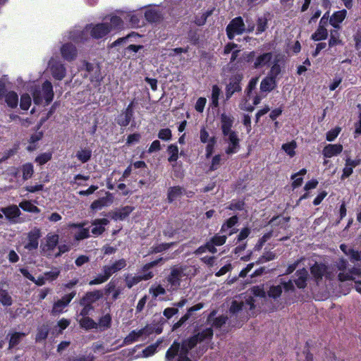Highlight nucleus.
Masks as SVG:
<instances>
[{
	"instance_id": "9d476101",
	"label": "nucleus",
	"mask_w": 361,
	"mask_h": 361,
	"mask_svg": "<svg viewBox=\"0 0 361 361\" xmlns=\"http://www.w3.org/2000/svg\"><path fill=\"white\" fill-rule=\"evenodd\" d=\"M111 31V27L107 23H101L94 25L90 32L91 36L97 39L107 35Z\"/></svg>"
},
{
	"instance_id": "b1692460",
	"label": "nucleus",
	"mask_w": 361,
	"mask_h": 361,
	"mask_svg": "<svg viewBox=\"0 0 361 361\" xmlns=\"http://www.w3.org/2000/svg\"><path fill=\"white\" fill-rule=\"evenodd\" d=\"M347 16V11L345 9L334 12L330 17L329 23L336 29H340V24L344 20Z\"/></svg>"
},
{
	"instance_id": "aec40b11",
	"label": "nucleus",
	"mask_w": 361,
	"mask_h": 361,
	"mask_svg": "<svg viewBox=\"0 0 361 361\" xmlns=\"http://www.w3.org/2000/svg\"><path fill=\"white\" fill-rule=\"evenodd\" d=\"M154 274L152 271L147 273L142 272V274L134 276L130 279H126V286L128 288H131L133 286L137 284L142 281H147L152 279Z\"/></svg>"
},
{
	"instance_id": "473e14b6",
	"label": "nucleus",
	"mask_w": 361,
	"mask_h": 361,
	"mask_svg": "<svg viewBox=\"0 0 361 361\" xmlns=\"http://www.w3.org/2000/svg\"><path fill=\"white\" fill-rule=\"evenodd\" d=\"M188 300L185 298L181 299L179 302L174 304V307H167L164 310V316H174L178 313V308L183 307Z\"/></svg>"
},
{
	"instance_id": "13d9d810",
	"label": "nucleus",
	"mask_w": 361,
	"mask_h": 361,
	"mask_svg": "<svg viewBox=\"0 0 361 361\" xmlns=\"http://www.w3.org/2000/svg\"><path fill=\"white\" fill-rule=\"evenodd\" d=\"M90 237V231L87 228H80V230L75 234L74 238L76 240H82Z\"/></svg>"
},
{
	"instance_id": "cd10ccee",
	"label": "nucleus",
	"mask_w": 361,
	"mask_h": 361,
	"mask_svg": "<svg viewBox=\"0 0 361 361\" xmlns=\"http://www.w3.org/2000/svg\"><path fill=\"white\" fill-rule=\"evenodd\" d=\"M343 150L341 145H327L324 147L322 154L325 157L331 158L339 154Z\"/></svg>"
},
{
	"instance_id": "09e8293b",
	"label": "nucleus",
	"mask_w": 361,
	"mask_h": 361,
	"mask_svg": "<svg viewBox=\"0 0 361 361\" xmlns=\"http://www.w3.org/2000/svg\"><path fill=\"white\" fill-rule=\"evenodd\" d=\"M61 271L58 267H53L51 271H45L44 276L47 281H55L60 275Z\"/></svg>"
},
{
	"instance_id": "6e6552de",
	"label": "nucleus",
	"mask_w": 361,
	"mask_h": 361,
	"mask_svg": "<svg viewBox=\"0 0 361 361\" xmlns=\"http://www.w3.org/2000/svg\"><path fill=\"white\" fill-rule=\"evenodd\" d=\"M75 295L76 290H73L72 292L62 296L61 298L56 300L52 306V314H60L63 313L64 310L68 306Z\"/></svg>"
},
{
	"instance_id": "412c9836",
	"label": "nucleus",
	"mask_w": 361,
	"mask_h": 361,
	"mask_svg": "<svg viewBox=\"0 0 361 361\" xmlns=\"http://www.w3.org/2000/svg\"><path fill=\"white\" fill-rule=\"evenodd\" d=\"M233 121L234 119L233 117L228 116L226 114H222L221 115V128L224 136H227L228 135H230L231 133L234 132L233 130H231Z\"/></svg>"
},
{
	"instance_id": "e2e57ef3",
	"label": "nucleus",
	"mask_w": 361,
	"mask_h": 361,
	"mask_svg": "<svg viewBox=\"0 0 361 361\" xmlns=\"http://www.w3.org/2000/svg\"><path fill=\"white\" fill-rule=\"evenodd\" d=\"M221 155L220 154H216L212 160L211 165L209 166V171H214L218 169L220 164H221Z\"/></svg>"
},
{
	"instance_id": "c85d7f7f",
	"label": "nucleus",
	"mask_w": 361,
	"mask_h": 361,
	"mask_svg": "<svg viewBox=\"0 0 361 361\" xmlns=\"http://www.w3.org/2000/svg\"><path fill=\"white\" fill-rule=\"evenodd\" d=\"M276 87V80L272 77L267 75L262 79L260 83V90L262 92H271Z\"/></svg>"
},
{
	"instance_id": "1a4fd4ad",
	"label": "nucleus",
	"mask_w": 361,
	"mask_h": 361,
	"mask_svg": "<svg viewBox=\"0 0 361 361\" xmlns=\"http://www.w3.org/2000/svg\"><path fill=\"white\" fill-rule=\"evenodd\" d=\"M60 51L62 58L67 61L75 60L78 55L76 47L71 42L63 44Z\"/></svg>"
},
{
	"instance_id": "774afa93",
	"label": "nucleus",
	"mask_w": 361,
	"mask_h": 361,
	"mask_svg": "<svg viewBox=\"0 0 361 361\" xmlns=\"http://www.w3.org/2000/svg\"><path fill=\"white\" fill-rule=\"evenodd\" d=\"M140 138H141V135L138 133H135L130 134L127 137L126 144L128 145H130L134 144L135 142H138L140 141Z\"/></svg>"
},
{
	"instance_id": "a211bd4d",
	"label": "nucleus",
	"mask_w": 361,
	"mask_h": 361,
	"mask_svg": "<svg viewBox=\"0 0 361 361\" xmlns=\"http://www.w3.org/2000/svg\"><path fill=\"white\" fill-rule=\"evenodd\" d=\"M185 192V188L180 185L169 187L167 191V202L170 204L176 200L181 197Z\"/></svg>"
},
{
	"instance_id": "ea45409f",
	"label": "nucleus",
	"mask_w": 361,
	"mask_h": 361,
	"mask_svg": "<svg viewBox=\"0 0 361 361\" xmlns=\"http://www.w3.org/2000/svg\"><path fill=\"white\" fill-rule=\"evenodd\" d=\"M2 212L7 218H16L20 214V211L16 205H11L4 208Z\"/></svg>"
},
{
	"instance_id": "c9c22d12",
	"label": "nucleus",
	"mask_w": 361,
	"mask_h": 361,
	"mask_svg": "<svg viewBox=\"0 0 361 361\" xmlns=\"http://www.w3.org/2000/svg\"><path fill=\"white\" fill-rule=\"evenodd\" d=\"M59 236L57 234H50L47 235V240L45 246L48 250L52 251L55 249L59 243Z\"/></svg>"
},
{
	"instance_id": "7ed1b4c3",
	"label": "nucleus",
	"mask_w": 361,
	"mask_h": 361,
	"mask_svg": "<svg viewBox=\"0 0 361 361\" xmlns=\"http://www.w3.org/2000/svg\"><path fill=\"white\" fill-rule=\"evenodd\" d=\"M33 102L36 105L42 104L43 99L47 105L49 104L54 99L53 86L50 81L45 80L42 85V89L35 88L32 92Z\"/></svg>"
},
{
	"instance_id": "423d86ee",
	"label": "nucleus",
	"mask_w": 361,
	"mask_h": 361,
	"mask_svg": "<svg viewBox=\"0 0 361 361\" xmlns=\"http://www.w3.org/2000/svg\"><path fill=\"white\" fill-rule=\"evenodd\" d=\"M243 79V74L239 73L233 74L229 78L228 83L225 88L226 101L229 100L235 93L242 91L241 82Z\"/></svg>"
},
{
	"instance_id": "dca6fc26",
	"label": "nucleus",
	"mask_w": 361,
	"mask_h": 361,
	"mask_svg": "<svg viewBox=\"0 0 361 361\" xmlns=\"http://www.w3.org/2000/svg\"><path fill=\"white\" fill-rule=\"evenodd\" d=\"M238 217L234 215L228 219L221 226L220 229L221 233H224L227 236H230L237 232V229L234 228L233 226L238 223Z\"/></svg>"
},
{
	"instance_id": "4be33fe9",
	"label": "nucleus",
	"mask_w": 361,
	"mask_h": 361,
	"mask_svg": "<svg viewBox=\"0 0 361 361\" xmlns=\"http://www.w3.org/2000/svg\"><path fill=\"white\" fill-rule=\"evenodd\" d=\"M109 221L106 219H96L92 222V225L94 226L92 230L91 233L94 236H99L102 235L105 231L104 226L109 224Z\"/></svg>"
},
{
	"instance_id": "f704fd0d",
	"label": "nucleus",
	"mask_w": 361,
	"mask_h": 361,
	"mask_svg": "<svg viewBox=\"0 0 361 361\" xmlns=\"http://www.w3.org/2000/svg\"><path fill=\"white\" fill-rule=\"evenodd\" d=\"M340 247L341 250L348 255L352 261L356 262L360 260V253L358 251L350 248L345 245H341Z\"/></svg>"
},
{
	"instance_id": "3c124183",
	"label": "nucleus",
	"mask_w": 361,
	"mask_h": 361,
	"mask_svg": "<svg viewBox=\"0 0 361 361\" xmlns=\"http://www.w3.org/2000/svg\"><path fill=\"white\" fill-rule=\"evenodd\" d=\"M214 8L206 11L200 18H196L195 23L196 25L201 26L205 24L207 18L213 14Z\"/></svg>"
},
{
	"instance_id": "37998d69",
	"label": "nucleus",
	"mask_w": 361,
	"mask_h": 361,
	"mask_svg": "<svg viewBox=\"0 0 361 361\" xmlns=\"http://www.w3.org/2000/svg\"><path fill=\"white\" fill-rule=\"evenodd\" d=\"M173 245V243H164L152 246L150 247L149 254H157L162 252L164 251L169 250Z\"/></svg>"
},
{
	"instance_id": "58836bf2",
	"label": "nucleus",
	"mask_w": 361,
	"mask_h": 361,
	"mask_svg": "<svg viewBox=\"0 0 361 361\" xmlns=\"http://www.w3.org/2000/svg\"><path fill=\"white\" fill-rule=\"evenodd\" d=\"M221 91L217 85H214L212 87V106L217 108L219 106V99Z\"/></svg>"
},
{
	"instance_id": "4c0bfd02",
	"label": "nucleus",
	"mask_w": 361,
	"mask_h": 361,
	"mask_svg": "<svg viewBox=\"0 0 361 361\" xmlns=\"http://www.w3.org/2000/svg\"><path fill=\"white\" fill-rule=\"evenodd\" d=\"M167 152L169 154L168 161L170 163L176 162L178 159V147L176 144H171L167 147Z\"/></svg>"
},
{
	"instance_id": "bf43d9fd",
	"label": "nucleus",
	"mask_w": 361,
	"mask_h": 361,
	"mask_svg": "<svg viewBox=\"0 0 361 361\" xmlns=\"http://www.w3.org/2000/svg\"><path fill=\"white\" fill-rule=\"evenodd\" d=\"M317 185H318V181L316 179H312V180L308 181L304 187V190L306 191V192L300 197L299 200L307 198L308 196L307 191L309 190L315 188L317 186Z\"/></svg>"
},
{
	"instance_id": "72a5a7b5",
	"label": "nucleus",
	"mask_w": 361,
	"mask_h": 361,
	"mask_svg": "<svg viewBox=\"0 0 361 361\" xmlns=\"http://www.w3.org/2000/svg\"><path fill=\"white\" fill-rule=\"evenodd\" d=\"M75 157L82 163H87L92 157V149L89 147L82 148L76 152Z\"/></svg>"
},
{
	"instance_id": "a878e982",
	"label": "nucleus",
	"mask_w": 361,
	"mask_h": 361,
	"mask_svg": "<svg viewBox=\"0 0 361 361\" xmlns=\"http://www.w3.org/2000/svg\"><path fill=\"white\" fill-rule=\"evenodd\" d=\"M360 164V161L356 159H351L350 158L346 159L345 167L343 170V174L341 175V179L349 177L353 172V169Z\"/></svg>"
},
{
	"instance_id": "c756f323",
	"label": "nucleus",
	"mask_w": 361,
	"mask_h": 361,
	"mask_svg": "<svg viewBox=\"0 0 361 361\" xmlns=\"http://www.w3.org/2000/svg\"><path fill=\"white\" fill-rule=\"evenodd\" d=\"M270 16L269 13H264L262 16H259L257 19L256 35H260L265 32L268 27V20Z\"/></svg>"
},
{
	"instance_id": "f3484780",
	"label": "nucleus",
	"mask_w": 361,
	"mask_h": 361,
	"mask_svg": "<svg viewBox=\"0 0 361 361\" xmlns=\"http://www.w3.org/2000/svg\"><path fill=\"white\" fill-rule=\"evenodd\" d=\"M53 78L57 80H63L66 74V69L61 62L56 61L50 67Z\"/></svg>"
},
{
	"instance_id": "338daca9",
	"label": "nucleus",
	"mask_w": 361,
	"mask_h": 361,
	"mask_svg": "<svg viewBox=\"0 0 361 361\" xmlns=\"http://www.w3.org/2000/svg\"><path fill=\"white\" fill-rule=\"evenodd\" d=\"M250 233V229L247 227L243 228L236 238V243H239L248 237Z\"/></svg>"
},
{
	"instance_id": "2eb2a0df",
	"label": "nucleus",
	"mask_w": 361,
	"mask_h": 361,
	"mask_svg": "<svg viewBox=\"0 0 361 361\" xmlns=\"http://www.w3.org/2000/svg\"><path fill=\"white\" fill-rule=\"evenodd\" d=\"M272 59L273 54L271 52H265L256 56L254 63L252 65V68L254 69H259L266 66H269Z\"/></svg>"
},
{
	"instance_id": "20e7f679",
	"label": "nucleus",
	"mask_w": 361,
	"mask_h": 361,
	"mask_svg": "<svg viewBox=\"0 0 361 361\" xmlns=\"http://www.w3.org/2000/svg\"><path fill=\"white\" fill-rule=\"evenodd\" d=\"M347 261L343 259H339L336 264L337 268L340 271L338 277L341 281L355 280L356 278L361 274L358 269L353 268L352 269H347Z\"/></svg>"
},
{
	"instance_id": "2f4dec72",
	"label": "nucleus",
	"mask_w": 361,
	"mask_h": 361,
	"mask_svg": "<svg viewBox=\"0 0 361 361\" xmlns=\"http://www.w3.org/2000/svg\"><path fill=\"white\" fill-rule=\"evenodd\" d=\"M308 272L305 269H299L297 271L295 279V284L298 288H304L306 285V281L307 279Z\"/></svg>"
},
{
	"instance_id": "f257e3e1",
	"label": "nucleus",
	"mask_w": 361,
	"mask_h": 361,
	"mask_svg": "<svg viewBox=\"0 0 361 361\" xmlns=\"http://www.w3.org/2000/svg\"><path fill=\"white\" fill-rule=\"evenodd\" d=\"M103 297L102 290H94L85 293L79 302L80 305L82 307L79 316H87L91 312L94 311L95 306L98 305V302Z\"/></svg>"
},
{
	"instance_id": "393cba45",
	"label": "nucleus",
	"mask_w": 361,
	"mask_h": 361,
	"mask_svg": "<svg viewBox=\"0 0 361 361\" xmlns=\"http://www.w3.org/2000/svg\"><path fill=\"white\" fill-rule=\"evenodd\" d=\"M145 18L147 22L154 23L160 22L163 19V16L160 11L150 8L145 11Z\"/></svg>"
},
{
	"instance_id": "5fc2aeb1",
	"label": "nucleus",
	"mask_w": 361,
	"mask_h": 361,
	"mask_svg": "<svg viewBox=\"0 0 361 361\" xmlns=\"http://www.w3.org/2000/svg\"><path fill=\"white\" fill-rule=\"evenodd\" d=\"M52 158V154L50 152H44L39 154L35 158V162L39 165H44L50 161Z\"/></svg>"
},
{
	"instance_id": "4468645a",
	"label": "nucleus",
	"mask_w": 361,
	"mask_h": 361,
	"mask_svg": "<svg viewBox=\"0 0 361 361\" xmlns=\"http://www.w3.org/2000/svg\"><path fill=\"white\" fill-rule=\"evenodd\" d=\"M245 306H248L250 310L254 309V300L252 298H250L249 299L246 300L245 302L233 300L231 302L229 308V312L231 314H238L240 311H242L245 307Z\"/></svg>"
},
{
	"instance_id": "69168bd1",
	"label": "nucleus",
	"mask_w": 361,
	"mask_h": 361,
	"mask_svg": "<svg viewBox=\"0 0 361 361\" xmlns=\"http://www.w3.org/2000/svg\"><path fill=\"white\" fill-rule=\"evenodd\" d=\"M206 102L207 99L205 97L198 98L195 106V110L199 113L203 112Z\"/></svg>"
},
{
	"instance_id": "4d7b16f0",
	"label": "nucleus",
	"mask_w": 361,
	"mask_h": 361,
	"mask_svg": "<svg viewBox=\"0 0 361 361\" xmlns=\"http://www.w3.org/2000/svg\"><path fill=\"white\" fill-rule=\"evenodd\" d=\"M158 137L164 141L170 140L172 137L171 130L168 128L160 129L158 133Z\"/></svg>"
},
{
	"instance_id": "e433bc0d",
	"label": "nucleus",
	"mask_w": 361,
	"mask_h": 361,
	"mask_svg": "<svg viewBox=\"0 0 361 361\" xmlns=\"http://www.w3.org/2000/svg\"><path fill=\"white\" fill-rule=\"evenodd\" d=\"M21 171L23 173V179L27 180L31 178L34 174V166L32 163H25L22 165Z\"/></svg>"
},
{
	"instance_id": "0e129e2a",
	"label": "nucleus",
	"mask_w": 361,
	"mask_h": 361,
	"mask_svg": "<svg viewBox=\"0 0 361 361\" xmlns=\"http://www.w3.org/2000/svg\"><path fill=\"white\" fill-rule=\"evenodd\" d=\"M93 73L94 74L90 77V81L92 82H96L99 83L102 80L103 77L102 76L101 70L99 66H97L96 70H94Z\"/></svg>"
},
{
	"instance_id": "6e6d98bb",
	"label": "nucleus",
	"mask_w": 361,
	"mask_h": 361,
	"mask_svg": "<svg viewBox=\"0 0 361 361\" xmlns=\"http://www.w3.org/2000/svg\"><path fill=\"white\" fill-rule=\"evenodd\" d=\"M223 235H220L219 234H215L210 240L213 243V244L215 246H221L225 244L226 239H227V235L222 233Z\"/></svg>"
},
{
	"instance_id": "ddd939ff",
	"label": "nucleus",
	"mask_w": 361,
	"mask_h": 361,
	"mask_svg": "<svg viewBox=\"0 0 361 361\" xmlns=\"http://www.w3.org/2000/svg\"><path fill=\"white\" fill-rule=\"evenodd\" d=\"M115 120L116 123L121 128H126L130 123H131L130 127L132 128L135 127L136 123L134 121V115L123 110L121 111Z\"/></svg>"
},
{
	"instance_id": "6ab92c4d",
	"label": "nucleus",
	"mask_w": 361,
	"mask_h": 361,
	"mask_svg": "<svg viewBox=\"0 0 361 361\" xmlns=\"http://www.w3.org/2000/svg\"><path fill=\"white\" fill-rule=\"evenodd\" d=\"M126 261L124 259H120L114 262L111 265H105L102 267V271H106L111 277L114 274L119 271L126 267Z\"/></svg>"
},
{
	"instance_id": "603ef678",
	"label": "nucleus",
	"mask_w": 361,
	"mask_h": 361,
	"mask_svg": "<svg viewBox=\"0 0 361 361\" xmlns=\"http://www.w3.org/2000/svg\"><path fill=\"white\" fill-rule=\"evenodd\" d=\"M276 258V254L273 252L268 251L265 252L262 256H260L256 261V264H262L267 262L271 261Z\"/></svg>"
},
{
	"instance_id": "7c9ffc66",
	"label": "nucleus",
	"mask_w": 361,
	"mask_h": 361,
	"mask_svg": "<svg viewBox=\"0 0 361 361\" xmlns=\"http://www.w3.org/2000/svg\"><path fill=\"white\" fill-rule=\"evenodd\" d=\"M4 98H5V102L8 107L11 109L17 107L18 104V95L16 92L13 90L8 91Z\"/></svg>"
},
{
	"instance_id": "79ce46f5",
	"label": "nucleus",
	"mask_w": 361,
	"mask_h": 361,
	"mask_svg": "<svg viewBox=\"0 0 361 361\" xmlns=\"http://www.w3.org/2000/svg\"><path fill=\"white\" fill-rule=\"evenodd\" d=\"M19 207L25 212L39 213L40 209L29 200H23L19 204Z\"/></svg>"
},
{
	"instance_id": "39448f33",
	"label": "nucleus",
	"mask_w": 361,
	"mask_h": 361,
	"mask_svg": "<svg viewBox=\"0 0 361 361\" xmlns=\"http://www.w3.org/2000/svg\"><path fill=\"white\" fill-rule=\"evenodd\" d=\"M226 32L228 39L232 40L235 35H240L245 32V25L241 16L233 18L226 27Z\"/></svg>"
},
{
	"instance_id": "f03ea898",
	"label": "nucleus",
	"mask_w": 361,
	"mask_h": 361,
	"mask_svg": "<svg viewBox=\"0 0 361 361\" xmlns=\"http://www.w3.org/2000/svg\"><path fill=\"white\" fill-rule=\"evenodd\" d=\"M185 266H173L170 269V273L166 277L168 290L170 292L177 291L180 288L182 278L185 276Z\"/></svg>"
},
{
	"instance_id": "5701e85b",
	"label": "nucleus",
	"mask_w": 361,
	"mask_h": 361,
	"mask_svg": "<svg viewBox=\"0 0 361 361\" xmlns=\"http://www.w3.org/2000/svg\"><path fill=\"white\" fill-rule=\"evenodd\" d=\"M228 140L230 144L228 147L226 149V153L227 154H235L238 152L240 148V140L238 137V135L235 132H232L230 135H228Z\"/></svg>"
},
{
	"instance_id": "680f3d73",
	"label": "nucleus",
	"mask_w": 361,
	"mask_h": 361,
	"mask_svg": "<svg viewBox=\"0 0 361 361\" xmlns=\"http://www.w3.org/2000/svg\"><path fill=\"white\" fill-rule=\"evenodd\" d=\"M216 144V138L212 137L209 138V142L206 146V157L209 158L214 152V145Z\"/></svg>"
},
{
	"instance_id": "de8ad7c7",
	"label": "nucleus",
	"mask_w": 361,
	"mask_h": 361,
	"mask_svg": "<svg viewBox=\"0 0 361 361\" xmlns=\"http://www.w3.org/2000/svg\"><path fill=\"white\" fill-rule=\"evenodd\" d=\"M281 68L280 64L279 63V60L275 59L267 75L276 80V78L281 73Z\"/></svg>"
},
{
	"instance_id": "c03bdc74",
	"label": "nucleus",
	"mask_w": 361,
	"mask_h": 361,
	"mask_svg": "<svg viewBox=\"0 0 361 361\" xmlns=\"http://www.w3.org/2000/svg\"><path fill=\"white\" fill-rule=\"evenodd\" d=\"M103 274H98L94 279L89 281L90 286L99 285L107 281L110 276L106 271H102Z\"/></svg>"
},
{
	"instance_id": "864d4df0",
	"label": "nucleus",
	"mask_w": 361,
	"mask_h": 361,
	"mask_svg": "<svg viewBox=\"0 0 361 361\" xmlns=\"http://www.w3.org/2000/svg\"><path fill=\"white\" fill-rule=\"evenodd\" d=\"M109 25L111 26V30L113 29H121L123 27V21L121 17L118 16H114L111 17L110 23H109Z\"/></svg>"
},
{
	"instance_id": "a18cd8bd",
	"label": "nucleus",
	"mask_w": 361,
	"mask_h": 361,
	"mask_svg": "<svg viewBox=\"0 0 361 361\" xmlns=\"http://www.w3.org/2000/svg\"><path fill=\"white\" fill-rule=\"evenodd\" d=\"M342 41L340 39V34L337 30H333L330 32V38L329 41V47H332L338 44H341Z\"/></svg>"
},
{
	"instance_id": "9b49d317",
	"label": "nucleus",
	"mask_w": 361,
	"mask_h": 361,
	"mask_svg": "<svg viewBox=\"0 0 361 361\" xmlns=\"http://www.w3.org/2000/svg\"><path fill=\"white\" fill-rule=\"evenodd\" d=\"M40 237V229L35 228L30 231L27 234V243L25 244V248L30 251L37 249Z\"/></svg>"
},
{
	"instance_id": "052dcab7",
	"label": "nucleus",
	"mask_w": 361,
	"mask_h": 361,
	"mask_svg": "<svg viewBox=\"0 0 361 361\" xmlns=\"http://www.w3.org/2000/svg\"><path fill=\"white\" fill-rule=\"evenodd\" d=\"M245 202L243 200L232 201L227 209L232 211H241L244 209Z\"/></svg>"
},
{
	"instance_id": "a19ab883",
	"label": "nucleus",
	"mask_w": 361,
	"mask_h": 361,
	"mask_svg": "<svg viewBox=\"0 0 361 361\" xmlns=\"http://www.w3.org/2000/svg\"><path fill=\"white\" fill-rule=\"evenodd\" d=\"M328 36V32L326 27L319 25L317 30L312 34V39L314 41L325 39Z\"/></svg>"
},
{
	"instance_id": "0eeeda50",
	"label": "nucleus",
	"mask_w": 361,
	"mask_h": 361,
	"mask_svg": "<svg viewBox=\"0 0 361 361\" xmlns=\"http://www.w3.org/2000/svg\"><path fill=\"white\" fill-rule=\"evenodd\" d=\"M290 290H293V283L292 280L290 279L288 281H286L281 279L279 285L270 286L267 291V295L269 298L277 299L281 296L283 291L286 293Z\"/></svg>"
},
{
	"instance_id": "f8f14e48",
	"label": "nucleus",
	"mask_w": 361,
	"mask_h": 361,
	"mask_svg": "<svg viewBox=\"0 0 361 361\" xmlns=\"http://www.w3.org/2000/svg\"><path fill=\"white\" fill-rule=\"evenodd\" d=\"M134 209V207L127 205L109 212V216L115 221H123L133 212Z\"/></svg>"
},
{
	"instance_id": "bb28decb",
	"label": "nucleus",
	"mask_w": 361,
	"mask_h": 361,
	"mask_svg": "<svg viewBox=\"0 0 361 361\" xmlns=\"http://www.w3.org/2000/svg\"><path fill=\"white\" fill-rule=\"evenodd\" d=\"M311 273L316 280L322 279L323 276L328 277L327 267L323 264L315 263L311 268Z\"/></svg>"
},
{
	"instance_id": "8fccbe9b",
	"label": "nucleus",
	"mask_w": 361,
	"mask_h": 361,
	"mask_svg": "<svg viewBox=\"0 0 361 361\" xmlns=\"http://www.w3.org/2000/svg\"><path fill=\"white\" fill-rule=\"evenodd\" d=\"M108 198L107 197H101L92 202L90 205V208L92 210H98L101 209L105 206L107 205Z\"/></svg>"
},
{
	"instance_id": "49530a36",
	"label": "nucleus",
	"mask_w": 361,
	"mask_h": 361,
	"mask_svg": "<svg viewBox=\"0 0 361 361\" xmlns=\"http://www.w3.org/2000/svg\"><path fill=\"white\" fill-rule=\"evenodd\" d=\"M31 97L27 93L20 96V107L22 110L27 111L31 105Z\"/></svg>"
}]
</instances>
